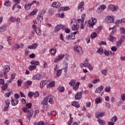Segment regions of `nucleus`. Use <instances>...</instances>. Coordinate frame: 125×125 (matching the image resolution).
Wrapping results in <instances>:
<instances>
[{"mask_svg":"<svg viewBox=\"0 0 125 125\" xmlns=\"http://www.w3.org/2000/svg\"><path fill=\"white\" fill-rule=\"evenodd\" d=\"M119 41H120V42H121L122 43L124 42H125V36L123 35V36L121 37V38H120V39L119 40Z\"/></svg>","mask_w":125,"mask_h":125,"instance_id":"54","label":"nucleus"},{"mask_svg":"<svg viewBox=\"0 0 125 125\" xmlns=\"http://www.w3.org/2000/svg\"><path fill=\"white\" fill-rule=\"evenodd\" d=\"M31 65H36V66H39L40 65V62L39 61H31L30 62Z\"/></svg>","mask_w":125,"mask_h":125,"instance_id":"24","label":"nucleus"},{"mask_svg":"<svg viewBox=\"0 0 125 125\" xmlns=\"http://www.w3.org/2000/svg\"><path fill=\"white\" fill-rule=\"evenodd\" d=\"M33 83V82L31 81H27L24 84V89H28L29 86L28 85H31Z\"/></svg>","mask_w":125,"mask_h":125,"instance_id":"12","label":"nucleus"},{"mask_svg":"<svg viewBox=\"0 0 125 125\" xmlns=\"http://www.w3.org/2000/svg\"><path fill=\"white\" fill-rule=\"evenodd\" d=\"M10 71V66L9 65H5L3 69L4 76H6V73H8Z\"/></svg>","mask_w":125,"mask_h":125,"instance_id":"4","label":"nucleus"},{"mask_svg":"<svg viewBox=\"0 0 125 125\" xmlns=\"http://www.w3.org/2000/svg\"><path fill=\"white\" fill-rule=\"evenodd\" d=\"M57 89L59 92H64L65 91V87L60 85L58 86Z\"/></svg>","mask_w":125,"mask_h":125,"instance_id":"16","label":"nucleus"},{"mask_svg":"<svg viewBox=\"0 0 125 125\" xmlns=\"http://www.w3.org/2000/svg\"><path fill=\"white\" fill-rule=\"evenodd\" d=\"M55 53H56V49H52L51 50V54H52V55H54Z\"/></svg>","mask_w":125,"mask_h":125,"instance_id":"57","label":"nucleus"},{"mask_svg":"<svg viewBox=\"0 0 125 125\" xmlns=\"http://www.w3.org/2000/svg\"><path fill=\"white\" fill-rule=\"evenodd\" d=\"M96 18H94V19L92 20V21H88L89 27L90 28H93V26H94V25H95V23H96Z\"/></svg>","mask_w":125,"mask_h":125,"instance_id":"5","label":"nucleus"},{"mask_svg":"<svg viewBox=\"0 0 125 125\" xmlns=\"http://www.w3.org/2000/svg\"><path fill=\"white\" fill-rule=\"evenodd\" d=\"M97 122L100 125H105V121L99 119L97 120Z\"/></svg>","mask_w":125,"mask_h":125,"instance_id":"28","label":"nucleus"},{"mask_svg":"<svg viewBox=\"0 0 125 125\" xmlns=\"http://www.w3.org/2000/svg\"><path fill=\"white\" fill-rule=\"evenodd\" d=\"M41 75H42V73H41L39 75H36L33 77V79L36 80L37 81H39L42 77H41Z\"/></svg>","mask_w":125,"mask_h":125,"instance_id":"23","label":"nucleus"},{"mask_svg":"<svg viewBox=\"0 0 125 125\" xmlns=\"http://www.w3.org/2000/svg\"><path fill=\"white\" fill-rule=\"evenodd\" d=\"M65 55L64 54H61L59 55L58 57L55 58L54 60L55 63H57L58 62H59V61H60V60H62V59H63Z\"/></svg>","mask_w":125,"mask_h":125,"instance_id":"6","label":"nucleus"},{"mask_svg":"<svg viewBox=\"0 0 125 125\" xmlns=\"http://www.w3.org/2000/svg\"><path fill=\"white\" fill-rule=\"evenodd\" d=\"M7 26L6 24L3 25V26L0 27V32H4V31H6V28Z\"/></svg>","mask_w":125,"mask_h":125,"instance_id":"25","label":"nucleus"},{"mask_svg":"<svg viewBox=\"0 0 125 125\" xmlns=\"http://www.w3.org/2000/svg\"><path fill=\"white\" fill-rule=\"evenodd\" d=\"M103 89H104V86L100 85L98 88H97L95 92V93H101Z\"/></svg>","mask_w":125,"mask_h":125,"instance_id":"11","label":"nucleus"},{"mask_svg":"<svg viewBox=\"0 0 125 125\" xmlns=\"http://www.w3.org/2000/svg\"><path fill=\"white\" fill-rule=\"evenodd\" d=\"M121 99H122V100H123V101H125V93L121 95Z\"/></svg>","mask_w":125,"mask_h":125,"instance_id":"64","label":"nucleus"},{"mask_svg":"<svg viewBox=\"0 0 125 125\" xmlns=\"http://www.w3.org/2000/svg\"><path fill=\"white\" fill-rule=\"evenodd\" d=\"M100 80L97 79H95L94 80H93V81L92 82V83L95 84L97 83H98V82H100Z\"/></svg>","mask_w":125,"mask_h":125,"instance_id":"60","label":"nucleus"},{"mask_svg":"<svg viewBox=\"0 0 125 125\" xmlns=\"http://www.w3.org/2000/svg\"><path fill=\"white\" fill-rule=\"evenodd\" d=\"M54 86H55V82H54V81L51 82L47 85V88H48V87H49L50 88H51V87H54Z\"/></svg>","mask_w":125,"mask_h":125,"instance_id":"17","label":"nucleus"},{"mask_svg":"<svg viewBox=\"0 0 125 125\" xmlns=\"http://www.w3.org/2000/svg\"><path fill=\"white\" fill-rule=\"evenodd\" d=\"M62 70H63V69H59V70H57V77H60V76L62 74Z\"/></svg>","mask_w":125,"mask_h":125,"instance_id":"36","label":"nucleus"},{"mask_svg":"<svg viewBox=\"0 0 125 125\" xmlns=\"http://www.w3.org/2000/svg\"><path fill=\"white\" fill-rule=\"evenodd\" d=\"M107 45V43H106L105 42L101 41V42H99V45L100 46L101 45Z\"/></svg>","mask_w":125,"mask_h":125,"instance_id":"53","label":"nucleus"},{"mask_svg":"<svg viewBox=\"0 0 125 125\" xmlns=\"http://www.w3.org/2000/svg\"><path fill=\"white\" fill-rule=\"evenodd\" d=\"M4 5H5V6H10V5L11 4V2H10V1L8 0L4 2Z\"/></svg>","mask_w":125,"mask_h":125,"instance_id":"37","label":"nucleus"},{"mask_svg":"<svg viewBox=\"0 0 125 125\" xmlns=\"http://www.w3.org/2000/svg\"><path fill=\"white\" fill-rule=\"evenodd\" d=\"M83 5H84V2L83 1H81L78 5V9H81V12H83V9H84Z\"/></svg>","mask_w":125,"mask_h":125,"instance_id":"9","label":"nucleus"},{"mask_svg":"<svg viewBox=\"0 0 125 125\" xmlns=\"http://www.w3.org/2000/svg\"><path fill=\"white\" fill-rule=\"evenodd\" d=\"M64 31L66 34H70V32H71V30L69 29L68 28H64Z\"/></svg>","mask_w":125,"mask_h":125,"instance_id":"58","label":"nucleus"},{"mask_svg":"<svg viewBox=\"0 0 125 125\" xmlns=\"http://www.w3.org/2000/svg\"><path fill=\"white\" fill-rule=\"evenodd\" d=\"M97 53H100V54L102 55L103 54V48L102 47L100 48L99 49H98Z\"/></svg>","mask_w":125,"mask_h":125,"instance_id":"41","label":"nucleus"},{"mask_svg":"<svg viewBox=\"0 0 125 125\" xmlns=\"http://www.w3.org/2000/svg\"><path fill=\"white\" fill-rule=\"evenodd\" d=\"M111 90V87L110 86H106L104 89V91L105 92H110Z\"/></svg>","mask_w":125,"mask_h":125,"instance_id":"46","label":"nucleus"},{"mask_svg":"<svg viewBox=\"0 0 125 125\" xmlns=\"http://www.w3.org/2000/svg\"><path fill=\"white\" fill-rule=\"evenodd\" d=\"M37 19L39 23H42V21L43 20V16L39 14V15L37 16Z\"/></svg>","mask_w":125,"mask_h":125,"instance_id":"13","label":"nucleus"},{"mask_svg":"<svg viewBox=\"0 0 125 125\" xmlns=\"http://www.w3.org/2000/svg\"><path fill=\"white\" fill-rule=\"evenodd\" d=\"M120 32L121 34H123L124 35H125V29L124 27H121L120 28Z\"/></svg>","mask_w":125,"mask_h":125,"instance_id":"50","label":"nucleus"},{"mask_svg":"<svg viewBox=\"0 0 125 125\" xmlns=\"http://www.w3.org/2000/svg\"><path fill=\"white\" fill-rule=\"evenodd\" d=\"M111 49L112 50V51H113V52H115L116 51H117V50H118V49L117 48V47L116 46H113L111 48Z\"/></svg>","mask_w":125,"mask_h":125,"instance_id":"56","label":"nucleus"},{"mask_svg":"<svg viewBox=\"0 0 125 125\" xmlns=\"http://www.w3.org/2000/svg\"><path fill=\"white\" fill-rule=\"evenodd\" d=\"M102 101V99L101 98H97L95 100V103L96 104H99V103H101Z\"/></svg>","mask_w":125,"mask_h":125,"instance_id":"32","label":"nucleus"},{"mask_svg":"<svg viewBox=\"0 0 125 125\" xmlns=\"http://www.w3.org/2000/svg\"><path fill=\"white\" fill-rule=\"evenodd\" d=\"M107 23H113L114 22V18L112 16H108L107 17Z\"/></svg>","mask_w":125,"mask_h":125,"instance_id":"14","label":"nucleus"},{"mask_svg":"<svg viewBox=\"0 0 125 125\" xmlns=\"http://www.w3.org/2000/svg\"><path fill=\"white\" fill-rule=\"evenodd\" d=\"M35 32L36 34L38 35V36H41V30H40V28H36L35 29Z\"/></svg>","mask_w":125,"mask_h":125,"instance_id":"40","label":"nucleus"},{"mask_svg":"<svg viewBox=\"0 0 125 125\" xmlns=\"http://www.w3.org/2000/svg\"><path fill=\"white\" fill-rule=\"evenodd\" d=\"M71 24L72 25H78V21H77V19H72L71 20Z\"/></svg>","mask_w":125,"mask_h":125,"instance_id":"26","label":"nucleus"},{"mask_svg":"<svg viewBox=\"0 0 125 125\" xmlns=\"http://www.w3.org/2000/svg\"><path fill=\"white\" fill-rule=\"evenodd\" d=\"M109 41L110 42H116V37H115L112 35L109 36Z\"/></svg>","mask_w":125,"mask_h":125,"instance_id":"27","label":"nucleus"},{"mask_svg":"<svg viewBox=\"0 0 125 125\" xmlns=\"http://www.w3.org/2000/svg\"><path fill=\"white\" fill-rule=\"evenodd\" d=\"M122 43H123L120 40H119L116 42V46L117 47H120V46L122 45Z\"/></svg>","mask_w":125,"mask_h":125,"instance_id":"45","label":"nucleus"},{"mask_svg":"<svg viewBox=\"0 0 125 125\" xmlns=\"http://www.w3.org/2000/svg\"><path fill=\"white\" fill-rule=\"evenodd\" d=\"M105 106L107 109H110V108H111V104L109 103H106L105 104Z\"/></svg>","mask_w":125,"mask_h":125,"instance_id":"61","label":"nucleus"},{"mask_svg":"<svg viewBox=\"0 0 125 125\" xmlns=\"http://www.w3.org/2000/svg\"><path fill=\"white\" fill-rule=\"evenodd\" d=\"M39 95H40V94L38 91L35 92L34 93H33V96L34 98H37V97H39Z\"/></svg>","mask_w":125,"mask_h":125,"instance_id":"47","label":"nucleus"},{"mask_svg":"<svg viewBox=\"0 0 125 125\" xmlns=\"http://www.w3.org/2000/svg\"><path fill=\"white\" fill-rule=\"evenodd\" d=\"M28 97H30V98H32V97H33V96H34V93L32 92H29L28 93Z\"/></svg>","mask_w":125,"mask_h":125,"instance_id":"59","label":"nucleus"},{"mask_svg":"<svg viewBox=\"0 0 125 125\" xmlns=\"http://www.w3.org/2000/svg\"><path fill=\"white\" fill-rule=\"evenodd\" d=\"M59 10V11H67V10H70V7L69 6L61 7Z\"/></svg>","mask_w":125,"mask_h":125,"instance_id":"15","label":"nucleus"},{"mask_svg":"<svg viewBox=\"0 0 125 125\" xmlns=\"http://www.w3.org/2000/svg\"><path fill=\"white\" fill-rule=\"evenodd\" d=\"M96 37H97V34L96 32H93L90 35V38L92 39H94Z\"/></svg>","mask_w":125,"mask_h":125,"instance_id":"38","label":"nucleus"},{"mask_svg":"<svg viewBox=\"0 0 125 125\" xmlns=\"http://www.w3.org/2000/svg\"><path fill=\"white\" fill-rule=\"evenodd\" d=\"M37 12H38V9H35L30 13V15H36V14H37Z\"/></svg>","mask_w":125,"mask_h":125,"instance_id":"39","label":"nucleus"},{"mask_svg":"<svg viewBox=\"0 0 125 125\" xmlns=\"http://www.w3.org/2000/svg\"><path fill=\"white\" fill-rule=\"evenodd\" d=\"M72 31H78L80 28L79 25H73L71 26Z\"/></svg>","mask_w":125,"mask_h":125,"instance_id":"20","label":"nucleus"},{"mask_svg":"<svg viewBox=\"0 0 125 125\" xmlns=\"http://www.w3.org/2000/svg\"><path fill=\"white\" fill-rule=\"evenodd\" d=\"M75 83H76V80L75 79H72L69 83V84L70 86H73V85H75Z\"/></svg>","mask_w":125,"mask_h":125,"instance_id":"35","label":"nucleus"},{"mask_svg":"<svg viewBox=\"0 0 125 125\" xmlns=\"http://www.w3.org/2000/svg\"><path fill=\"white\" fill-rule=\"evenodd\" d=\"M47 83V81L44 80L41 82L40 83V87L41 88H43V86H44L46 83Z\"/></svg>","mask_w":125,"mask_h":125,"instance_id":"22","label":"nucleus"},{"mask_svg":"<svg viewBox=\"0 0 125 125\" xmlns=\"http://www.w3.org/2000/svg\"><path fill=\"white\" fill-rule=\"evenodd\" d=\"M110 121L112 122V123H116V122L118 121V117H117L116 116H114L111 118Z\"/></svg>","mask_w":125,"mask_h":125,"instance_id":"31","label":"nucleus"},{"mask_svg":"<svg viewBox=\"0 0 125 125\" xmlns=\"http://www.w3.org/2000/svg\"><path fill=\"white\" fill-rule=\"evenodd\" d=\"M38 47V43H32V45L28 46V49H36Z\"/></svg>","mask_w":125,"mask_h":125,"instance_id":"10","label":"nucleus"},{"mask_svg":"<svg viewBox=\"0 0 125 125\" xmlns=\"http://www.w3.org/2000/svg\"><path fill=\"white\" fill-rule=\"evenodd\" d=\"M28 69L30 71H33V70H36V69H37V66H36V65H30L28 67Z\"/></svg>","mask_w":125,"mask_h":125,"instance_id":"30","label":"nucleus"},{"mask_svg":"<svg viewBox=\"0 0 125 125\" xmlns=\"http://www.w3.org/2000/svg\"><path fill=\"white\" fill-rule=\"evenodd\" d=\"M5 104L6 106H9V104H10V101H9V99H7L5 100Z\"/></svg>","mask_w":125,"mask_h":125,"instance_id":"51","label":"nucleus"},{"mask_svg":"<svg viewBox=\"0 0 125 125\" xmlns=\"http://www.w3.org/2000/svg\"><path fill=\"white\" fill-rule=\"evenodd\" d=\"M65 68H64L63 69L65 73H67V71H68V62L65 63Z\"/></svg>","mask_w":125,"mask_h":125,"instance_id":"55","label":"nucleus"},{"mask_svg":"<svg viewBox=\"0 0 125 125\" xmlns=\"http://www.w3.org/2000/svg\"><path fill=\"white\" fill-rule=\"evenodd\" d=\"M33 114H34L33 111L30 112V113L27 114V118L28 119L29 121L31 120V118H32V116H33Z\"/></svg>","mask_w":125,"mask_h":125,"instance_id":"34","label":"nucleus"},{"mask_svg":"<svg viewBox=\"0 0 125 125\" xmlns=\"http://www.w3.org/2000/svg\"><path fill=\"white\" fill-rule=\"evenodd\" d=\"M45 13H46V10H45V9H43L41 11L40 13H39V14H40V15H42V16H43L44 14H45Z\"/></svg>","mask_w":125,"mask_h":125,"instance_id":"43","label":"nucleus"},{"mask_svg":"<svg viewBox=\"0 0 125 125\" xmlns=\"http://www.w3.org/2000/svg\"><path fill=\"white\" fill-rule=\"evenodd\" d=\"M61 5V4L59 2H55L52 3V6L53 7L58 8V7H60Z\"/></svg>","mask_w":125,"mask_h":125,"instance_id":"19","label":"nucleus"},{"mask_svg":"<svg viewBox=\"0 0 125 125\" xmlns=\"http://www.w3.org/2000/svg\"><path fill=\"white\" fill-rule=\"evenodd\" d=\"M23 83V81L21 80L18 81V86H21L22 85V83Z\"/></svg>","mask_w":125,"mask_h":125,"instance_id":"52","label":"nucleus"},{"mask_svg":"<svg viewBox=\"0 0 125 125\" xmlns=\"http://www.w3.org/2000/svg\"><path fill=\"white\" fill-rule=\"evenodd\" d=\"M95 116L96 118V119H100V118H102V117H104L105 116V112H96Z\"/></svg>","mask_w":125,"mask_h":125,"instance_id":"3","label":"nucleus"},{"mask_svg":"<svg viewBox=\"0 0 125 125\" xmlns=\"http://www.w3.org/2000/svg\"><path fill=\"white\" fill-rule=\"evenodd\" d=\"M47 66H48L47 62H45V61H44L43 62V68L44 69H46V68H47Z\"/></svg>","mask_w":125,"mask_h":125,"instance_id":"62","label":"nucleus"},{"mask_svg":"<svg viewBox=\"0 0 125 125\" xmlns=\"http://www.w3.org/2000/svg\"><path fill=\"white\" fill-rule=\"evenodd\" d=\"M105 8H106V6H105V5H102L98 8L97 9V12L101 13V12H102V11H103Z\"/></svg>","mask_w":125,"mask_h":125,"instance_id":"7","label":"nucleus"},{"mask_svg":"<svg viewBox=\"0 0 125 125\" xmlns=\"http://www.w3.org/2000/svg\"><path fill=\"white\" fill-rule=\"evenodd\" d=\"M22 109L24 113H30V110H28L27 107H22Z\"/></svg>","mask_w":125,"mask_h":125,"instance_id":"44","label":"nucleus"},{"mask_svg":"<svg viewBox=\"0 0 125 125\" xmlns=\"http://www.w3.org/2000/svg\"><path fill=\"white\" fill-rule=\"evenodd\" d=\"M20 47V45L19 44H15L13 46V49L14 50H18V49H19V48Z\"/></svg>","mask_w":125,"mask_h":125,"instance_id":"29","label":"nucleus"},{"mask_svg":"<svg viewBox=\"0 0 125 125\" xmlns=\"http://www.w3.org/2000/svg\"><path fill=\"white\" fill-rule=\"evenodd\" d=\"M108 9H109L111 11H115V10H117V7H116V6L115 5H109L108 6Z\"/></svg>","mask_w":125,"mask_h":125,"instance_id":"18","label":"nucleus"},{"mask_svg":"<svg viewBox=\"0 0 125 125\" xmlns=\"http://www.w3.org/2000/svg\"><path fill=\"white\" fill-rule=\"evenodd\" d=\"M14 97H15V99H18L20 98V95H19L18 94H15Z\"/></svg>","mask_w":125,"mask_h":125,"instance_id":"63","label":"nucleus"},{"mask_svg":"<svg viewBox=\"0 0 125 125\" xmlns=\"http://www.w3.org/2000/svg\"><path fill=\"white\" fill-rule=\"evenodd\" d=\"M74 50L77 52L78 54H83V48L81 46H74Z\"/></svg>","mask_w":125,"mask_h":125,"instance_id":"2","label":"nucleus"},{"mask_svg":"<svg viewBox=\"0 0 125 125\" xmlns=\"http://www.w3.org/2000/svg\"><path fill=\"white\" fill-rule=\"evenodd\" d=\"M25 106L27 109H31V108H32V103H29L27 104H26Z\"/></svg>","mask_w":125,"mask_h":125,"instance_id":"48","label":"nucleus"},{"mask_svg":"<svg viewBox=\"0 0 125 125\" xmlns=\"http://www.w3.org/2000/svg\"><path fill=\"white\" fill-rule=\"evenodd\" d=\"M83 91L80 92H78L75 96V100H80L82 98V94Z\"/></svg>","mask_w":125,"mask_h":125,"instance_id":"8","label":"nucleus"},{"mask_svg":"<svg viewBox=\"0 0 125 125\" xmlns=\"http://www.w3.org/2000/svg\"><path fill=\"white\" fill-rule=\"evenodd\" d=\"M60 27H59V26L58 25H57L56 27H55V29L54 30V32L55 33H57V32H58V31H60Z\"/></svg>","mask_w":125,"mask_h":125,"instance_id":"49","label":"nucleus"},{"mask_svg":"<svg viewBox=\"0 0 125 125\" xmlns=\"http://www.w3.org/2000/svg\"><path fill=\"white\" fill-rule=\"evenodd\" d=\"M48 102L51 104H53V102H52V98L50 96L46 97L41 102V105H47Z\"/></svg>","mask_w":125,"mask_h":125,"instance_id":"1","label":"nucleus"},{"mask_svg":"<svg viewBox=\"0 0 125 125\" xmlns=\"http://www.w3.org/2000/svg\"><path fill=\"white\" fill-rule=\"evenodd\" d=\"M72 106H74V107H76V108H80V104H79V102H72Z\"/></svg>","mask_w":125,"mask_h":125,"instance_id":"21","label":"nucleus"},{"mask_svg":"<svg viewBox=\"0 0 125 125\" xmlns=\"http://www.w3.org/2000/svg\"><path fill=\"white\" fill-rule=\"evenodd\" d=\"M7 85H8V83H6V84L2 85L1 87L2 90H6L7 88Z\"/></svg>","mask_w":125,"mask_h":125,"instance_id":"42","label":"nucleus"},{"mask_svg":"<svg viewBox=\"0 0 125 125\" xmlns=\"http://www.w3.org/2000/svg\"><path fill=\"white\" fill-rule=\"evenodd\" d=\"M30 4V3H28V4H26L25 5L24 8L25 9H26V10H29V9H30V8L31 7V6H32V5Z\"/></svg>","mask_w":125,"mask_h":125,"instance_id":"33","label":"nucleus"}]
</instances>
